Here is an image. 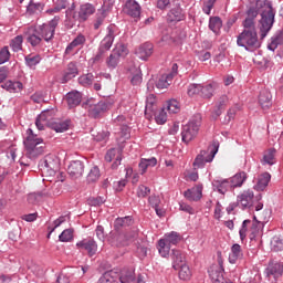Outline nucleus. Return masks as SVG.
Returning a JSON list of instances; mask_svg holds the SVG:
<instances>
[{
	"label": "nucleus",
	"mask_w": 283,
	"mask_h": 283,
	"mask_svg": "<svg viewBox=\"0 0 283 283\" xmlns=\"http://www.w3.org/2000/svg\"><path fill=\"white\" fill-rule=\"evenodd\" d=\"M118 63H120V60L118 55L113 52L106 57V67H108V70H116V67H118Z\"/></svg>",
	"instance_id": "nucleus-43"
},
{
	"label": "nucleus",
	"mask_w": 283,
	"mask_h": 283,
	"mask_svg": "<svg viewBox=\"0 0 283 283\" xmlns=\"http://www.w3.org/2000/svg\"><path fill=\"white\" fill-rule=\"evenodd\" d=\"M170 256L172 260V268L175 269V271H178V269H180L182 264H187L184 252L178 249H172Z\"/></svg>",
	"instance_id": "nucleus-23"
},
{
	"label": "nucleus",
	"mask_w": 283,
	"mask_h": 283,
	"mask_svg": "<svg viewBox=\"0 0 283 283\" xmlns=\"http://www.w3.org/2000/svg\"><path fill=\"white\" fill-rule=\"evenodd\" d=\"M273 23H275V9H273V6L271 3H268V6L262 11L261 19L259 21L261 39H266V34L271 32Z\"/></svg>",
	"instance_id": "nucleus-4"
},
{
	"label": "nucleus",
	"mask_w": 283,
	"mask_h": 283,
	"mask_svg": "<svg viewBox=\"0 0 283 283\" xmlns=\"http://www.w3.org/2000/svg\"><path fill=\"white\" fill-rule=\"evenodd\" d=\"M135 54L142 61H147L151 54H154V44L146 42L142 44L135 52Z\"/></svg>",
	"instance_id": "nucleus-20"
},
{
	"label": "nucleus",
	"mask_w": 283,
	"mask_h": 283,
	"mask_svg": "<svg viewBox=\"0 0 283 283\" xmlns=\"http://www.w3.org/2000/svg\"><path fill=\"white\" fill-rule=\"evenodd\" d=\"M244 258V253H242V247L238 243H234L231 247V252L229 254V262L230 264H235L238 260H242Z\"/></svg>",
	"instance_id": "nucleus-29"
},
{
	"label": "nucleus",
	"mask_w": 283,
	"mask_h": 283,
	"mask_svg": "<svg viewBox=\"0 0 283 283\" xmlns=\"http://www.w3.org/2000/svg\"><path fill=\"white\" fill-rule=\"evenodd\" d=\"M116 28L114 25L107 27V34L99 43V50L104 52H109L112 50V45H114V39L116 36L115 33Z\"/></svg>",
	"instance_id": "nucleus-13"
},
{
	"label": "nucleus",
	"mask_w": 283,
	"mask_h": 283,
	"mask_svg": "<svg viewBox=\"0 0 283 283\" xmlns=\"http://www.w3.org/2000/svg\"><path fill=\"white\" fill-rule=\"evenodd\" d=\"M43 8H45L44 3L31 0L27 7V12L29 14H39V12H43Z\"/></svg>",
	"instance_id": "nucleus-40"
},
{
	"label": "nucleus",
	"mask_w": 283,
	"mask_h": 283,
	"mask_svg": "<svg viewBox=\"0 0 283 283\" xmlns=\"http://www.w3.org/2000/svg\"><path fill=\"white\" fill-rule=\"evenodd\" d=\"M216 154H218V146H209L206 150H201L193 160L192 167L196 170L205 169L207 163H213V158H216Z\"/></svg>",
	"instance_id": "nucleus-7"
},
{
	"label": "nucleus",
	"mask_w": 283,
	"mask_h": 283,
	"mask_svg": "<svg viewBox=\"0 0 283 283\" xmlns=\"http://www.w3.org/2000/svg\"><path fill=\"white\" fill-rule=\"evenodd\" d=\"M75 247L78 251H85L88 258H94L98 253V243L92 237L78 241Z\"/></svg>",
	"instance_id": "nucleus-9"
},
{
	"label": "nucleus",
	"mask_w": 283,
	"mask_h": 283,
	"mask_svg": "<svg viewBox=\"0 0 283 283\" xmlns=\"http://www.w3.org/2000/svg\"><path fill=\"white\" fill-rule=\"evenodd\" d=\"M118 280L120 283H145V277L142 274L136 276V272L132 269H124L118 274Z\"/></svg>",
	"instance_id": "nucleus-10"
},
{
	"label": "nucleus",
	"mask_w": 283,
	"mask_h": 283,
	"mask_svg": "<svg viewBox=\"0 0 283 283\" xmlns=\"http://www.w3.org/2000/svg\"><path fill=\"white\" fill-rule=\"evenodd\" d=\"M118 59H125L127 54H129V49L123 43L116 44V46L112 51Z\"/></svg>",
	"instance_id": "nucleus-42"
},
{
	"label": "nucleus",
	"mask_w": 283,
	"mask_h": 283,
	"mask_svg": "<svg viewBox=\"0 0 283 283\" xmlns=\"http://www.w3.org/2000/svg\"><path fill=\"white\" fill-rule=\"evenodd\" d=\"M134 224V218L127 216L123 218H117L114 222L115 231H120V229H127V227H132Z\"/></svg>",
	"instance_id": "nucleus-30"
},
{
	"label": "nucleus",
	"mask_w": 283,
	"mask_h": 283,
	"mask_svg": "<svg viewBox=\"0 0 283 283\" xmlns=\"http://www.w3.org/2000/svg\"><path fill=\"white\" fill-rule=\"evenodd\" d=\"M85 35L78 34L65 49V54H72L74 48H78V45H85Z\"/></svg>",
	"instance_id": "nucleus-37"
},
{
	"label": "nucleus",
	"mask_w": 283,
	"mask_h": 283,
	"mask_svg": "<svg viewBox=\"0 0 283 283\" xmlns=\"http://www.w3.org/2000/svg\"><path fill=\"white\" fill-rule=\"evenodd\" d=\"M269 182H271V174L263 172L258 177L256 185H254L253 189L255 191H264L269 187Z\"/></svg>",
	"instance_id": "nucleus-28"
},
{
	"label": "nucleus",
	"mask_w": 283,
	"mask_h": 283,
	"mask_svg": "<svg viewBox=\"0 0 283 283\" xmlns=\"http://www.w3.org/2000/svg\"><path fill=\"white\" fill-rule=\"evenodd\" d=\"M27 134L28 136L24 140L27 154L29 158H38V156H41V154L45 151V144L43 143L42 138H39V136L34 135L32 128H29Z\"/></svg>",
	"instance_id": "nucleus-2"
},
{
	"label": "nucleus",
	"mask_w": 283,
	"mask_h": 283,
	"mask_svg": "<svg viewBox=\"0 0 283 283\" xmlns=\"http://www.w3.org/2000/svg\"><path fill=\"white\" fill-rule=\"evenodd\" d=\"M272 98L273 96L271 95V92L269 90H263L260 92L259 103L262 109H269V107L271 106Z\"/></svg>",
	"instance_id": "nucleus-31"
},
{
	"label": "nucleus",
	"mask_w": 283,
	"mask_h": 283,
	"mask_svg": "<svg viewBox=\"0 0 283 283\" xmlns=\"http://www.w3.org/2000/svg\"><path fill=\"white\" fill-rule=\"evenodd\" d=\"M212 187L214 191H218V193H221L222 196H224L229 189H233L230 179L213 180Z\"/></svg>",
	"instance_id": "nucleus-24"
},
{
	"label": "nucleus",
	"mask_w": 283,
	"mask_h": 283,
	"mask_svg": "<svg viewBox=\"0 0 283 283\" xmlns=\"http://www.w3.org/2000/svg\"><path fill=\"white\" fill-rule=\"evenodd\" d=\"M153 116H155L157 125H165L167 123V112H165V108H161L159 112L156 111L155 114L151 115V117Z\"/></svg>",
	"instance_id": "nucleus-49"
},
{
	"label": "nucleus",
	"mask_w": 283,
	"mask_h": 283,
	"mask_svg": "<svg viewBox=\"0 0 283 283\" xmlns=\"http://www.w3.org/2000/svg\"><path fill=\"white\" fill-rule=\"evenodd\" d=\"M101 178V169L98 166L91 168L87 175V182H96Z\"/></svg>",
	"instance_id": "nucleus-51"
},
{
	"label": "nucleus",
	"mask_w": 283,
	"mask_h": 283,
	"mask_svg": "<svg viewBox=\"0 0 283 283\" xmlns=\"http://www.w3.org/2000/svg\"><path fill=\"white\" fill-rule=\"evenodd\" d=\"M157 99L154 94H150L146 98V108H145V116L146 118H151L153 114L158 112V105L156 104Z\"/></svg>",
	"instance_id": "nucleus-21"
},
{
	"label": "nucleus",
	"mask_w": 283,
	"mask_h": 283,
	"mask_svg": "<svg viewBox=\"0 0 283 283\" xmlns=\"http://www.w3.org/2000/svg\"><path fill=\"white\" fill-rule=\"evenodd\" d=\"M119 154H122L120 149L112 148L107 150L105 155L106 163H112V160L116 158Z\"/></svg>",
	"instance_id": "nucleus-62"
},
{
	"label": "nucleus",
	"mask_w": 283,
	"mask_h": 283,
	"mask_svg": "<svg viewBox=\"0 0 283 283\" xmlns=\"http://www.w3.org/2000/svg\"><path fill=\"white\" fill-rule=\"evenodd\" d=\"M59 21H61V17L55 15L49 23L41 24L39 27H28L24 30V36L32 45V48H36L41 45L44 41L50 42L54 39V32H56V27L59 25Z\"/></svg>",
	"instance_id": "nucleus-1"
},
{
	"label": "nucleus",
	"mask_w": 283,
	"mask_h": 283,
	"mask_svg": "<svg viewBox=\"0 0 283 283\" xmlns=\"http://www.w3.org/2000/svg\"><path fill=\"white\" fill-rule=\"evenodd\" d=\"M200 125H202V117L200 115H195L188 124L184 125L181 132V138L184 143H191L196 136H198V132H200Z\"/></svg>",
	"instance_id": "nucleus-6"
},
{
	"label": "nucleus",
	"mask_w": 283,
	"mask_h": 283,
	"mask_svg": "<svg viewBox=\"0 0 283 283\" xmlns=\"http://www.w3.org/2000/svg\"><path fill=\"white\" fill-rule=\"evenodd\" d=\"M242 25L243 32H258V30L255 29V20L251 18H245Z\"/></svg>",
	"instance_id": "nucleus-56"
},
{
	"label": "nucleus",
	"mask_w": 283,
	"mask_h": 283,
	"mask_svg": "<svg viewBox=\"0 0 283 283\" xmlns=\"http://www.w3.org/2000/svg\"><path fill=\"white\" fill-rule=\"evenodd\" d=\"M67 171L71 178H81L85 171V165H83V161L81 160L72 161L67 168Z\"/></svg>",
	"instance_id": "nucleus-17"
},
{
	"label": "nucleus",
	"mask_w": 283,
	"mask_h": 283,
	"mask_svg": "<svg viewBox=\"0 0 283 283\" xmlns=\"http://www.w3.org/2000/svg\"><path fill=\"white\" fill-rule=\"evenodd\" d=\"M78 83L80 85H83V87H90V85L94 83V75L92 73L81 75L78 77Z\"/></svg>",
	"instance_id": "nucleus-53"
},
{
	"label": "nucleus",
	"mask_w": 283,
	"mask_h": 283,
	"mask_svg": "<svg viewBox=\"0 0 283 283\" xmlns=\"http://www.w3.org/2000/svg\"><path fill=\"white\" fill-rule=\"evenodd\" d=\"M263 160L266 165H274L275 160V149H270L264 156Z\"/></svg>",
	"instance_id": "nucleus-63"
},
{
	"label": "nucleus",
	"mask_w": 283,
	"mask_h": 283,
	"mask_svg": "<svg viewBox=\"0 0 283 283\" xmlns=\"http://www.w3.org/2000/svg\"><path fill=\"white\" fill-rule=\"evenodd\" d=\"M123 10L125 14H128V17L136 19V21L140 19V4H138V2H136L135 0H127Z\"/></svg>",
	"instance_id": "nucleus-15"
},
{
	"label": "nucleus",
	"mask_w": 283,
	"mask_h": 283,
	"mask_svg": "<svg viewBox=\"0 0 283 283\" xmlns=\"http://www.w3.org/2000/svg\"><path fill=\"white\" fill-rule=\"evenodd\" d=\"M10 61V50L8 46H3L0 50V65H3V63H8Z\"/></svg>",
	"instance_id": "nucleus-60"
},
{
	"label": "nucleus",
	"mask_w": 283,
	"mask_h": 283,
	"mask_svg": "<svg viewBox=\"0 0 283 283\" xmlns=\"http://www.w3.org/2000/svg\"><path fill=\"white\" fill-rule=\"evenodd\" d=\"M148 202L153 207V209H155L156 214L159 218H163V216H165V210L160 208V197L153 195L148 198Z\"/></svg>",
	"instance_id": "nucleus-34"
},
{
	"label": "nucleus",
	"mask_w": 283,
	"mask_h": 283,
	"mask_svg": "<svg viewBox=\"0 0 283 283\" xmlns=\"http://www.w3.org/2000/svg\"><path fill=\"white\" fill-rule=\"evenodd\" d=\"M94 12H96V8H94L92 3H85L80 7L77 15L76 13L73 14V19L74 21L80 22L87 21V19H90Z\"/></svg>",
	"instance_id": "nucleus-12"
},
{
	"label": "nucleus",
	"mask_w": 283,
	"mask_h": 283,
	"mask_svg": "<svg viewBox=\"0 0 283 283\" xmlns=\"http://www.w3.org/2000/svg\"><path fill=\"white\" fill-rule=\"evenodd\" d=\"M277 45H283V31H279L272 36V41L268 48L272 52H275V50H277Z\"/></svg>",
	"instance_id": "nucleus-38"
},
{
	"label": "nucleus",
	"mask_w": 283,
	"mask_h": 283,
	"mask_svg": "<svg viewBox=\"0 0 283 283\" xmlns=\"http://www.w3.org/2000/svg\"><path fill=\"white\" fill-rule=\"evenodd\" d=\"M10 48L14 52H21L23 50V35H17L10 42Z\"/></svg>",
	"instance_id": "nucleus-44"
},
{
	"label": "nucleus",
	"mask_w": 283,
	"mask_h": 283,
	"mask_svg": "<svg viewBox=\"0 0 283 283\" xmlns=\"http://www.w3.org/2000/svg\"><path fill=\"white\" fill-rule=\"evenodd\" d=\"M156 165H158V160L156 159V157H151L149 159H142L139 163V169L142 174H145L148 167H156Z\"/></svg>",
	"instance_id": "nucleus-41"
},
{
	"label": "nucleus",
	"mask_w": 283,
	"mask_h": 283,
	"mask_svg": "<svg viewBox=\"0 0 283 283\" xmlns=\"http://www.w3.org/2000/svg\"><path fill=\"white\" fill-rule=\"evenodd\" d=\"M182 242V235L176 231L168 232L164 235L163 239L158 241V251L161 258H169V251H171V247H177Z\"/></svg>",
	"instance_id": "nucleus-3"
},
{
	"label": "nucleus",
	"mask_w": 283,
	"mask_h": 283,
	"mask_svg": "<svg viewBox=\"0 0 283 283\" xmlns=\"http://www.w3.org/2000/svg\"><path fill=\"white\" fill-rule=\"evenodd\" d=\"M171 81H174V78H171L168 74L161 75L156 83V87H158V90H167V87L171 85Z\"/></svg>",
	"instance_id": "nucleus-45"
},
{
	"label": "nucleus",
	"mask_w": 283,
	"mask_h": 283,
	"mask_svg": "<svg viewBox=\"0 0 283 283\" xmlns=\"http://www.w3.org/2000/svg\"><path fill=\"white\" fill-rule=\"evenodd\" d=\"M179 279L184 281L191 280V270L187 263L179 266Z\"/></svg>",
	"instance_id": "nucleus-52"
},
{
	"label": "nucleus",
	"mask_w": 283,
	"mask_h": 283,
	"mask_svg": "<svg viewBox=\"0 0 283 283\" xmlns=\"http://www.w3.org/2000/svg\"><path fill=\"white\" fill-rule=\"evenodd\" d=\"M50 127L57 133L67 132L70 129V120L53 119V122L50 123Z\"/></svg>",
	"instance_id": "nucleus-33"
},
{
	"label": "nucleus",
	"mask_w": 283,
	"mask_h": 283,
	"mask_svg": "<svg viewBox=\"0 0 283 283\" xmlns=\"http://www.w3.org/2000/svg\"><path fill=\"white\" fill-rule=\"evenodd\" d=\"M168 21H185V13L181 8H174L168 12Z\"/></svg>",
	"instance_id": "nucleus-39"
},
{
	"label": "nucleus",
	"mask_w": 283,
	"mask_h": 283,
	"mask_svg": "<svg viewBox=\"0 0 283 283\" xmlns=\"http://www.w3.org/2000/svg\"><path fill=\"white\" fill-rule=\"evenodd\" d=\"M270 247L272 251H283V239L277 235L273 237Z\"/></svg>",
	"instance_id": "nucleus-54"
},
{
	"label": "nucleus",
	"mask_w": 283,
	"mask_h": 283,
	"mask_svg": "<svg viewBox=\"0 0 283 283\" xmlns=\"http://www.w3.org/2000/svg\"><path fill=\"white\" fill-rule=\"evenodd\" d=\"M1 87L2 90H7V92H10L11 94H19V92L23 90V83L7 81L4 84L1 85Z\"/></svg>",
	"instance_id": "nucleus-32"
},
{
	"label": "nucleus",
	"mask_w": 283,
	"mask_h": 283,
	"mask_svg": "<svg viewBox=\"0 0 283 283\" xmlns=\"http://www.w3.org/2000/svg\"><path fill=\"white\" fill-rule=\"evenodd\" d=\"M210 280H212V283H226L224 280V270L222 266H217L208 270Z\"/></svg>",
	"instance_id": "nucleus-26"
},
{
	"label": "nucleus",
	"mask_w": 283,
	"mask_h": 283,
	"mask_svg": "<svg viewBox=\"0 0 283 283\" xmlns=\"http://www.w3.org/2000/svg\"><path fill=\"white\" fill-rule=\"evenodd\" d=\"M65 101L69 105L70 109H74V107H78L81 105V101H83V94L78 91H71L66 94Z\"/></svg>",
	"instance_id": "nucleus-18"
},
{
	"label": "nucleus",
	"mask_w": 283,
	"mask_h": 283,
	"mask_svg": "<svg viewBox=\"0 0 283 283\" xmlns=\"http://www.w3.org/2000/svg\"><path fill=\"white\" fill-rule=\"evenodd\" d=\"M200 94L202 98H211L213 96V85L207 84L206 86L201 85Z\"/></svg>",
	"instance_id": "nucleus-58"
},
{
	"label": "nucleus",
	"mask_w": 283,
	"mask_h": 283,
	"mask_svg": "<svg viewBox=\"0 0 283 283\" xmlns=\"http://www.w3.org/2000/svg\"><path fill=\"white\" fill-rule=\"evenodd\" d=\"M166 109L169 114H178L180 112V104L176 99H170L167 102Z\"/></svg>",
	"instance_id": "nucleus-55"
},
{
	"label": "nucleus",
	"mask_w": 283,
	"mask_h": 283,
	"mask_svg": "<svg viewBox=\"0 0 283 283\" xmlns=\"http://www.w3.org/2000/svg\"><path fill=\"white\" fill-rule=\"evenodd\" d=\"M237 45L244 48L248 52H253L254 50H259L262 43L258 39V31H242L237 36Z\"/></svg>",
	"instance_id": "nucleus-5"
},
{
	"label": "nucleus",
	"mask_w": 283,
	"mask_h": 283,
	"mask_svg": "<svg viewBox=\"0 0 283 283\" xmlns=\"http://www.w3.org/2000/svg\"><path fill=\"white\" fill-rule=\"evenodd\" d=\"M118 280V271L111 270L105 272L99 279L97 283H114Z\"/></svg>",
	"instance_id": "nucleus-36"
},
{
	"label": "nucleus",
	"mask_w": 283,
	"mask_h": 283,
	"mask_svg": "<svg viewBox=\"0 0 283 283\" xmlns=\"http://www.w3.org/2000/svg\"><path fill=\"white\" fill-rule=\"evenodd\" d=\"M83 107H85V109H88V114L90 116H92V118H98V116H101V114L107 112V109H109V103L107 102H98L97 104H83Z\"/></svg>",
	"instance_id": "nucleus-11"
},
{
	"label": "nucleus",
	"mask_w": 283,
	"mask_h": 283,
	"mask_svg": "<svg viewBox=\"0 0 283 283\" xmlns=\"http://www.w3.org/2000/svg\"><path fill=\"white\" fill-rule=\"evenodd\" d=\"M218 0H205L203 1V7H202V12L205 14H211V10H213V6H216V2Z\"/></svg>",
	"instance_id": "nucleus-61"
},
{
	"label": "nucleus",
	"mask_w": 283,
	"mask_h": 283,
	"mask_svg": "<svg viewBox=\"0 0 283 283\" xmlns=\"http://www.w3.org/2000/svg\"><path fill=\"white\" fill-rule=\"evenodd\" d=\"M111 6L107 4V1H104L103 7L97 11L96 20L93 24L94 30H98L103 23H105V19L107 18V10H109Z\"/></svg>",
	"instance_id": "nucleus-22"
},
{
	"label": "nucleus",
	"mask_w": 283,
	"mask_h": 283,
	"mask_svg": "<svg viewBox=\"0 0 283 283\" xmlns=\"http://www.w3.org/2000/svg\"><path fill=\"white\" fill-rule=\"evenodd\" d=\"M254 197L255 195L252 190H245L242 195L238 196V202H240L243 209H248V207H251V205H253Z\"/></svg>",
	"instance_id": "nucleus-27"
},
{
	"label": "nucleus",
	"mask_w": 283,
	"mask_h": 283,
	"mask_svg": "<svg viewBox=\"0 0 283 283\" xmlns=\"http://www.w3.org/2000/svg\"><path fill=\"white\" fill-rule=\"evenodd\" d=\"M106 200L105 197H91L87 202L91 207H101V205H105Z\"/></svg>",
	"instance_id": "nucleus-59"
},
{
	"label": "nucleus",
	"mask_w": 283,
	"mask_h": 283,
	"mask_svg": "<svg viewBox=\"0 0 283 283\" xmlns=\"http://www.w3.org/2000/svg\"><path fill=\"white\" fill-rule=\"evenodd\" d=\"M266 275L268 277H274V280H277V277H282L283 262L277 260L270 261L266 268Z\"/></svg>",
	"instance_id": "nucleus-14"
},
{
	"label": "nucleus",
	"mask_w": 283,
	"mask_h": 283,
	"mask_svg": "<svg viewBox=\"0 0 283 283\" xmlns=\"http://www.w3.org/2000/svg\"><path fill=\"white\" fill-rule=\"evenodd\" d=\"M185 198L190 202H198L202 198V186L190 188L184 192Z\"/></svg>",
	"instance_id": "nucleus-25"
},
{
	"label": "nucleus",
	"mask_w": 283,
	"mask_h": 283,
	"mask_svg": "<svg viewBox=\"0 0 283 283\" xmlns=\"http://www.w3.org/2000/svg\"><path fill=\"white\" fill-rule=\"evenodd\" d=\"M262 229H264V222L259 221L254 216L253 221L250 223V240L253 241L258 238V235H262Z\"/></svg>",
	"instance_id": "nucleus-19"
},
{
	"label": "nucleus",
	"mask_w": 283,
	"mask_h": 283,
	"mask_svg": "<svg viewBox=\"0 0 283 283\" xmlns=\"http://www.w3.org/2000/svg\"><path fill=\"white\" fill-rule=\"evenodd\" d=\"M200 90H202L201 84H190L188 86V95L196 96V94H200Z\"/></svg>",
	"instance_id": "nucleus-64"
},
{
	"label": "nucleus",
	"mask_w": 283,
	"mask_h": 283,
	"mask_svg": "<svg viewBox=\"0 0 283 283\" xmlns=\"http://www.w3.org/2000/svg\"><path fill=\"white\" fill-rule=\"evenodd\" d=\"M39 169L42 176H56V171H59V158L54 155H46L39 161Z\"/></svg>",
	"instance_id": "nucleus-8"
},
{
	"label": "nucleus",
	"mask_w": 283,
	"mask_h": 283,
	"mask_svg": "<svg viewBox=\"0 0 283 283\" xmlns=\"http://www.w3.org/2000/svg\"><path fill=\"white\" fill-rule=\"evenodd\" d=\"M251 220H244L242 222L241 229L239 230L240 240L244 242L247 240L248 233L251 231Z\"/></svg>",
	"instance_id": "nucleus-46"
},
{
	"label": "nucleus",
	"mask_w": 283,
	"mask_h": 283,
	"mask_svg": "<svg viewBox=\"0 0 283 283\" xmlns=\"http://www.w3.org/2000/svg\"><path fill=\"white\" fill-rule=\"evenodd\" d=\"M60 242H72L74 240V229H65L60 235H59Z\"/></svg>",
	"instance_id": "nucleus-50"
},
{
	"label": "nucleus",
	"mask_w": 283,
	"mask_h": 283,
	"mask_svg": "<svg viewBox=\"0 0 283 283\" xmlns=\"http://www.w3.org/2000/svg\"><path fill=\"white\" fill-rule=\"evenodd\" d=\"M24 61H25V65H28V67H36V65H39L41 63V55L29 54L24 57Z\"/></svg>",
	"instance_id": "nucleus-47"
},
{
	"label": "nucleus",
	"mask_w": 283,
	"mask_h": 283,
	"mask_svg": "<svg viewBox=\"0 0 283 283\" xmlns=\"http://www.w3.org/2000/svg\"><path fill=\"white\" fill-rule=\"evenodd\" d=\"M76 76H78V66H76L74 62H70L63 72L61 82L70 83V81H72V78H76Z\"/></svg>",
	"instance_id": "nucleus-16"
},
{
	"label": "nucleus",
	"mask_w": 283,
	"mask_h": 283,
	"mask_svg": "<svg viewBox=\"0 0 283 283\" xmlns=\"http://www.w3.org/2000/svg\"><path fill=\"white\" fill-rule=\"evenodd\" d=\"M247 174L244 171H240L235 174L230 180V185L232 186V189H235V187H242L244 182L247 181Z\"/></svg>",
	"instance_id": "nucleus-35"
},
{
	"label": "nucleus",
	"mask_w": 283,
	"mask_h": 283,
	"mask_svg": "<svg viewBox=\"0 0 283 283\" xmlns=\"http://www.w3.org/2000/svg\"><path fill=\"white\" fill-rule=\"evenodd\" d=\"M36 120H40L42 123H46L50 127V123H53L54 119H52V111H43L38 117Z\"/></svg>",
	"instance_id": "nucleus-57"
},
{
	"label": "nucleus",
	"mask_w": 283,
	"mask_h": 283,
	"mask_svg": "<svg viewBox=\"0 0 283 283\" xmlns=\"http://www.w3.org/2000/svg\"><path fill=\"white\" fill-rule=\"evenodd\" d=\"M221 28H222V20L220 19V17H211L209 20V29L212 32H219Z\"/></svg>",
	"instance_id": "nucleus-48"
}]
</instances>
